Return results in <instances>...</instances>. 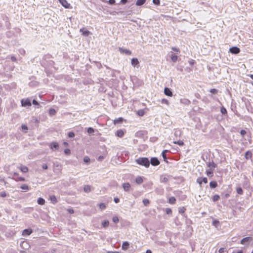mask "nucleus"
I'll return each instance as SVG.
<instances>
[{"mask_svg": "<svg viewBox=\"0 0 253 253\" xmlns=\"http://www.w3.org/2000/svg\"><path fill=\"white\" fill-rule=\"evenodd\" d=\"M135 162L141 166L148 168L150 166V161L146 157H140L135 160Z\"/></svg>", "mask_w": 253, "mask_h": 253, "instance_id": "1", "label": "nucleus"}, {"mask_svg": "<svg viewBox=\"0 0 253 253\" xmlns=\"http://www.w3.org/2000/svg\"><path fill=\"white\" fill-rule=\"evenodd\" d=\"M21 102L22 106L23 107L31 106V100L29 98L22 99Z\"/></svg>", "mask_w": 253, "mask_h": 253, "instance_id": "2", "label": "nucleus"}, {"mask_svg": "<svg viewBox=\"0 0 253 253\" xmlns=\"http://www.w3.org/2000/svg\"><path fill=\"white\" fill-rule=\"evenodd\" d=\"M14 177L12 178L13 179L15 180L16 181H25V178L19 176L18 173L15 172L13 174Z\"/></svg>", "mask_w": 253, "mask_h": 253, "instance_id": "3", "label": "nucleus"}, {"mask_svg": "<svg viewBox=\"0 0 253 253\" xmlns=\"http://www.w3.org/2000/svg\"><path fill=\"white\" fill-rule=\"evenodd\" d=\"M61 4L66 8H71V4L66 0H58Z\"/></svg>", "mask_w": 253, "mask_h": 253, "instance_id": "4", "label": "nucleus"}, {"mask_svg": "<svg viewBox=\"0 0 253 253\" xmlns=\"http://www.w3.org/2000/svg\"><path fill=\"white\" fill-rule=\"evenodd\" d=\"M150 163H151V165L154 166H157L160 164L159 161L156 157L152 158L150 160Z\"/></svg>", "mask_w": 253, "mask_h": 253, "instance_id": "5", "label": "nucleus"}, {"mask_svg": "<svg viewBox=\"0 0 253 253\" xmlns=\"http://www.w3.org/2000/svg\"><path fill=\"white\" fill-rule=\"evenodd\" d=\"M229 51L233 54H238L240 52V49L238 47L234 46L229 49Z\"/></svg>", "mask_w": 253, "mask_h": 253, "instance_id": "6", "label": "nucleus"}, {"mask_svg": "<svg viewBox=\"0 0 253 253\" xmlns=\"http://www.w3.org/2000/svg\"><path fill=\"white\" fill-rule=\"evenodd\" d=\"M119 50L121 53H125L127 55H131L132 53V52L130 50L127 49H125V48H123L122 47H119Z\"/></svg>", "mask_w": 253, "mask_h": 253, "instance_id": "7", "label": "nucleus"}, {"mask_svg": "<svg viewBox=\"0 0 253 253\" xmlns=\"http://www.w3.org/2000/svg\"><path fill=\"white\" fill-rule=\"evenodd\" d=\"M164 93L166 95L168 96H172V92L171 91L170 89L168 87H165L164 89Z\"/></svg>", "mask_w": 253, "mask_h": 253, "instance_id": "8", "label": "nucleus"}, {"mask_svg": "<svg viewBox=\"0 0 253 253\" xmlns=\"http://www.w3.org/2000/svg\"><path fill=\"white\" fill-rule=\"evenodd\" d=\"M80 32L82 33V35L85 36H88L90 34V32L86 29L85 28H83L80 29Z\"/></svg>", "mask_w": 253, "mask_h": 253, "instance_id": "9", "label": "nucleus"}, {"mask_svg": "<svg viewBox=\"0 0 253 253\" xmlns=\"http://www.w3.org/2000/svg\"><path fill=\"white\" fill-rule=\"evenodd\" d=\"M33 232L31 229H26L23 231L22 235L24 236L30 235Z\"/></svg>", "mask_w": 253, "mask_h": 253, "instance_id": "10", "label": "nucleus"}, {"mask_svg": "<svg viewBox=\"0 0 253 253\" xmlns=\"http://www.w3.org/2000/svg\"><path fill=\"white\" fill-rule=\"evenodd\" d=\"M123 187L125 191H128L130 188V184L128 182L124 183Z\"/></svg>", "mask_w": 253, "mask_h": 253, "instance_id": "11", "label": "nucleus"}, {"mask_svg": "<svg viewBox=\"0 0 253 253\" xmlns=\"http://www.w3.org/2000/svg\"><path fill=\"white\" fill-rule=\"evenodd\" d=\"M50 148L51 149H53L54 148L57 149L59 148V144L56 142H52L50 144Z\"/></svg>", "mask_w": 253, "mask_h": 253, "instance_id": "12", "label": "nucleus"}, {"mask_svg": "<svg viewBox=\"0 0 253 253\" xmlns=\"http://www.w3.org/2000/svg\"><path fill=\"white\" fill-rule=\"evenodd\" d=\"M252 153L250 151H248L245 153V157L246 160L251 159L252 157Z\"/></svg>", "mask_w": 253, "mask_h": 253, "instance_id": "13", "label": "nucleus"}, {"mask_svg": "<svg viewBox=\"0 0 253 253\" xmlns=\"http://www.w3.org/2000/svg\"><path fill=\"white\" fill-rule=\"evenodd\" d=\"M131 63L133 66L135 67L136 65H138L139 62L137 58H134L131 59Z\"/></svg>", "mask_w": 253, "mask_h": 253, "instance_id": "14", "label": "nucleus"}, {"mask_svg": "<svg viewBox=\"0 0 253 253\" xmlns=\"http://www.w3.org/2000/svg\"><path fill=\"white\" fill-rule=\"evenodd\" d=\"M124 134V131L122 129H118L116 132V135L119 137H122Z\"/></svg>", "mask_w": 253, "mask_h": 253, "instance_id": "15", "label": "nucleus"}, {"mask_svg": "<svg viewBox=\"0 0 253 253\" xmlns=\"http://www.w3.org/2000/svg\"><path fill=\"white\" fill-rule=\"evenodd\" d=\"M129 246V244L128 242H124L122 244V248L123 250H126L128 249Z\"/></svg>", "mask_w": 253, "mask_h": 253, "instance_id": "16", "label": "nucleus"}, {"mask_svg": "<svg viewBox=\"0 0 253 253\" xmlns=\"http://www.w3.org/2000/svg\"><path fill=\"white\" fill-rule=\"evenodd\" d=\"M19 169L23 172H27L29 170V169L27 167L25 166H21L19 168Z\"/></svg>", "mask_w": 253, "mask_h": 253, "instance_id": "17", "label": "nucleus"}, {"mask_svg": "<svg viewBox=\"0 0 253 253\" xmlns=\"http://www.w3.org/2000/svg\"><path fill=\"white\" fill-rule=\"evenodd\" d=\"M123 122V118L122 117L119 118L118 119H116L113 121V123L114 125H116L117 124H120Z\"/></svg>", "mask_w": 253, "mask_h": 253, "instance_id": "18", "label": "nucleus"}, {"mask_svg": "<svg viewBox=\"0 0 253 253\" xmlns=\"http://www.w3.org/2000/svg\"><path fill=\"white\" fill-rule=\"evenodd\" d=\"M136 182L138 184H141L143 181V179L141 176H138L135 179Z\"/></svg>", "mask_w": 253, "mask_h": 253, "instance_id": "19", "label": "nucleus"}, {"mask_svg": "<svg viewBox=\"0 0 253 253\" xmlns=\"http://www.w3.org/2000/svg\"><path fill=\"white\" fill-rule=\"evenodd\" d=\"M210 186L211 188H214L217 186V182L215 181H211L210 183Z\"/></svg>", "mask_w": 253, "mask_h": 253, "instance_id": "20", "label": "nucleus"}, {"mask_svg": "<svg viewBox=\"0 0 253 253\" xmlns=\"http://www.w3.org/2000/svg\"><path fill=\"white\" fill-rule=\"evenodd\" d=\"M146 0H137L136 5L137 6H141L146 2Z\"/></svg>", "mask_w": 253, "mask_h": 253, "instance_id": "21", "label": "nucleus"}, {"mask_svg": "<svg viewBox=\"0 0 253 253\" xmlns=\"http://www.w3.org/2000/svg\"><path fill=\"white\" fill-rule=\"evenodd\" d=\"M137 114L139 116H143L145 113V112L143 109H140L137 111Z\"/></svg>", "mask_w": 253, "mask_h": 253, "instance_id": "22", "label": "nucleus"}, {"mask_svg": "<svg viewBox=\"0 0 253 253\" xmlns=\"http://www.w3.org/2000/svg\"><path fill=\"white\" fill-rule=\"evenodd\" d=\"M37 202L41 205H43L45 204V200L42 198H39Z\"/></svg>", "mask_w": 253, "mask_h": 253, "instance_id": "23", "label": "nucleus"}, {"mask_svg": "<svg viewBox=\"0 0 253 253\" xmlns=\"http://www.w3.org/2000/svg\"><path fill=\"white\" fill-rule=\"evenodd\" d=\"M176 201V199L174 197H171L169 199V203L170 204H175Z\"/></svg>", "mask_w": 253, "mask_h": 253, "instance_id": "24", "label": "nucleus"}, {"mask_svg": "<svg viewBox=\"0 0 253 253\" xmlns=\"http://www.w3.org/2000/svg\"><path fill=\"white\" fill-rule=\"evenodd\" d=\"M170 58L173 62H175L177 60L178 57L177 55L172 54Z\"/></svg>", "mask_w": 253, "mask_h": 253, "instance_id": "25", "label": "nucleus"}, {"mask_svg": "<svg viewBox=\"0 0 253 253\" xmlns=\"http://www.w3.org/2000/svg\"><path fill=\"white\" fill-rule=\"evenodd\" d=\"M50 199L53 204H55L57 202L56 197L54 195L51 196L50 197Z\"/></svg>", "mask_w": 253, "mask_h": 253, "instance_id": "26", "label": "nucleus"}, {"mask_svg": "<svg viewBox=\"0 0 253 253\" xmlns=\"http://www.w3.org/2000/svg\"><path fill=\"white\" fill-rule=\"evenodd\" d=\"M84 190L85 192H89L91 190L90 186L89 185H85L84 187Z\"/></svg>", "mask_w": 253, "mask_h": 253, "instance_id": "27", "label": "nucleus"}, {"mask_svg": "<svg viewBox=\"0 0 253 253\" xmlns=\"http://www.w3.org/2000/svg\"><path fill=\"white\" fill-rule=\"evenodd\" d=\"M20 188L22 190H25V191H28L29 189V186L27 184H22Z\"/></svg>", "mask_w": 253, "mask_h": 253, "instance_id": "28", "label": "nucleus"}, {"mask_svg": "<svg viewBox=\"0 0 253 253\" xmlns=\"http://www.w3.org/2000/svg\"><path fill=\"white\" fill-rule=\"evenodd\" d=\"M168 152V150H166L163 151V152H162V157H163L164 161H167V158L166 153Z\"/></svg>", "mask_w": 253, "mask_h": 253, "instance_id": "29", "label": "nucleus"}, {"mask_svg": "<svg viewBox=\"0 0 253 253\" xmlns=\"http://www.w3.org/2000/svg\"><path fill=\"white\" fill-rule=\"evenodd\" d=\"M102 225L104 227H108L109 225V222L108 220H104L102 222Z\"/></svg>", "mask_w": 253, "mask_h": 253, "instance_id": "30", "label": "nucleus"}, {"mask_svg": "<svg viewBox=\"0 0 253 253\" xmlns=\"http://www.w3.org/2000/svg\"><path fill=\"white\" fill-rule=\"evenodd\" d=\"M173 143L174 144H177L179 146H183L184 145V142L182 140H178L177 141H174Z\"/></svg>", "mask_w": 253, "mask_h": 253, "instance_id": "31", "label": "nucleus"}, {"mask_svg": "<svg viewBox=\"0 0 253 253\" xmlns=\"http://www.w3.org/2000/svg\"><path fill=\"white\" fill-rule=\"evenodd\" d=\"M220 111L222 114H227V113L226 108L224 107L221 108Z\"/></svg>", "mask_w": 253, "mask_h": 253, "instance_id": "32", "label": "nucleus"}, {"mask_svg": "<svg viewBox=\"0 0 253 253\" xmlns=\"http://www.w3.org/2000/svg\"><path fill=\"white\" fill-rule=\"evenodd\" d=\"M249 239H250V238L249 237H246V238H243L241 241V243L242 244H245V242H248L249 241Z\"/></svg>", "mask_w": 253, "mask_h": 253, "instance_id": "33", "label": "nucleus"}, {"mask_svg": "<svg viewBox=\"0 0 253 253\" xmlns=\"http://www.w3.org/2000/svg\"><path fill=\"white\" fill-rule=\"evenodd\" d=\"M220 198V197L218 195H215L212 197V200L214 202L218 201Z\"/></svg>", "mask_w": 253, "mask_h": 253, "instance_id": "34", "label": "nucleus"}, {"mask_svg": "<svg viewBox=\"0 0 253 253\" xmlns=\"http://www.w3.org/2000/svg\"><path fill=\"white\" fill-rule=\"evenodd\" d=\"M99 207L100 209H101V210H104L106 207V206L104 203L99 204Z\"/></svg>", "mask_w": 253, "mask_h": 253, "instance_id": "35", "label": "nucleus"}, {"mask_svg": "<svg viewBox=\"0 0 253 253\" xmlns=\"http://www.w3.org/2000/svg\"><path fill=\"white\" fill-rule=\"evenodd\" d=\"M49 113L50 115H54L56 113V111L54 109H50L49 111Z\"/></svg>", "mask_w": 253, "mask_h": 253, "instance_id": "36", "label": "nucleus"}, {"mask_svg": "<svg viewBox=\"0 0 253 253\" xmlns=\"http://www.w3.org/2000/svg\"><path fill=\"white\" fill-rule=\"evenodd\" d=\"M236 190H237V192L238 193V194H239L240 195H241L243 193V190H242V188H241V187L237 188Z\"/></svg>", "mask_w": 253, "mask_h": 253, "instance_id": "37", "label": "nucleus"}, {"mask_svg": "<svg viewBox=\"0 0 253 253\" xmlns=\"http://www.w3.org/2000/svg\"><path fill=\"white\" fill-rule=\"evenodd\" d=\"M143 203L145 206H148L149 204V201L147 199H144L143 200Z\"/></svg>", "mask_w": 253, "mask_h": 253, "instance_id": "38", "label": "nucleus"}, {"mask_svg": "<svg viewBox=\"0 0 253 253\" xmlns=\"http://www.w3.org/2000/svg\"><path fill=\"white\" fill-rule=\"evenodd\" d=\"M212 173H213V171L211 169L206 170V174H207L208 176H210V175L212 176Z\"/></svg>", "mask_w": 253, "mask_h": 253, "instance_id": "39", "label": "nucleus"}, {"mask_svg": "<svg viewBox=\"0 0 253 253\" xmlns=\"http://www.w3.org/2000/svg\"><path fill=\"white\" fill-rule=\"evenodd\" d=\"M197 183H198L199 184V185L200 186H201L202 182H203L202 177H198L197 179Z\"/></svg>", "mask_w": 253, "mask_h": 253, "instance_id": "40", "label": "nucleus"}, {"mask_svg": "<svg viewBox=\"0 0 253 253\" xmlns=\"http://www.w3.org/2000/svg\"><path fill=\"white\" fill-rule=\"evenodd\" d=\"M166 212L167 214H171L172 213V211L170 208H167L166 209Z\"/></svg>", "mask_w": 253, "mask_h": 253, "instance_id": "41", "label": "nucleus"}, {"mask_svg": "<svg viewBox=\"0 0 253 253\" xmlns=\"http://www.w3.org/2000/svg\"><path fill=\"white\" fill-rule=\"evenodd\" d=\"M210 92L213 94H217L218 92V91L215 88H212L210 90Z\"/></svg>", "mask_w": 253, "mask_h": 253, "instance_id": "42", "label": "nucleus"}, {"mask_svg": "<svg viewBox=\"0 0 253 253\" xmlns=\"http://www.w3.org/2000/svg\"><path fill=\"white\" fill-rule=\"evenodd\" d=\"M94 131V129L92 127H88L87 129V132L88 133H92Z\"/></svg>", "mask_w": 253, "mask_h": 253, "instance_id": "43", "label": "nucleus"}, {"mask_svg": "<svg viewBox=\"0 0 253 253\" xmlns=\"http://www.w3.org/2000/svg\"><path fill=\"white\" fill-rule=\"evenodd\" d=\"M84 161L85 162V163H88L90 162V159L88 157H84Z\"/></svg>", "mask_w": 253, "mask_h": 253, "instance_id": "44", "label": "nucleus"}, {"mask_svg": "<svg viewBox=\"0 0 253 253\" xmlns=\"http://www.w3.org/2000/svg\"><path fill=\"white\" fill-rule=\"evenodd\" d=\"M153 2L157 5H159L160 4V0H153Z\"/></svg>", "mask_w": 253, "mask_h": 253, "instance_id": "45", "label": "nucleus"}, {"mask_svg": "<svg viewBox=\"0 0 253 253\" xmlns=\"http://www.w3.org/2000/svg\"><path fill=\"white\" fill-rule=\"evenodd\" d=\"M112 220L115 223H117L119 221V218L117 216L113 217Z\"/></svg>", "mask_w": 253, "mask_h": 253, "instance_id": "46", "label": "nucleus"}, {"mask_svg": "<svg viewBox=\"0 0 253 253\" xmlns=\"http://www.w3.org/2000/svg\"><path fill=\"white\" fill-rule=\"evenodd\" d=\"M64 153L66 155H69L71 153L70 150L69 149H66L64 150Z\"/></svg>", "mask_w": 253, "mask_h": 253, "instance_id": "47", "label": "nucleus"}, {"mask_svg": "<svg viewBox=\"0 0 253 253\" xmlns=\"http://www.w3.org/2000/svg\"><path fill=\"white\" fill-rule=\"evenodd\" d=\"M6 193L5 191H2L0 193V196L1 197H5L6 196Z\"/></svg>", "mask_w": 253, "mask_h": 253, "instance_id": "48", "label": "nucleus"}, {"mask_svg": "<svg viewBox=\"0 0 253 253\" xmlns=\"http://www.w3.org/2000/svg\"><path fill=\"white\" fill-rule=\"evenodd\" d=\"M208 166H209V167H211V168H215V164L213 162L209 163Z\"/></svg>", "mask_w": 253, "mask_h": 253, "instance_id": "49", "label": "nucleus"}, {"mask_svg": "<svg viewBox=\"0 0 253 253\" xmlns=\"http://www.w3.org/2000/svg\"><path fill=\"white\" fill-rule=\"evenodd\" d=\"M185 210L186 209H185V208L182 207L179 209V212L181 213H184Z\"/></svg>", "mask_w": 253, "mask_h": 253, "instance_id": "50", "label": "nucleus"}, {"mask_svg": "<svg viewBox=\"0 0 253 253\" xmlns=\"http://www.w3.org/2000/svg\"><path fill=\"white\" fill-rule=\"evenodd\" d=\"M162 103L168 105L169 104V101L167 99H163L162 100Z\"/></svg>", "mask_w": 253, "mask_h": 253, "instance_id": "51", "label": "nucleus"}, {"mask_svg": "<svg viewBox=\"0 0 253 253\" xmlns=\"http://www.w3.org/2000/svg\"><path fill=\"white\" fill-rule=\"evenodd\" d=\"M247 133V132L244 129H242L241 131H240V134L243 136H244Z\"/></svg>", "mask_w": 253, "mask_h": 253, "instance_id": "52", "label": "nucleus"}, {"mask_svg": "<svg viewBox=\"0 0 253 253\" xmlns=\"http://www.w3.org/2000/svg\"><path fill=\"white\" fill-rule=\"evenodd\" d=\"M172 50L176 52H180V50H179V49L178 48H177V47H172L171 48Z\"/></svg>", "mask_w": 253, "mask_h": 253, "instance_id": "53", "label": "nucleus"}, {"mask_svg": "<svg viewBox=\"0 0 253 253\" xmlns=\"http://www.w3.org/2000/svg\"><path fill=\"white\" fill-rule=\"evenodd\" d=\"M75 136V134L73 132H69L68 133V136L69 137H73Z\"/></svg>", "mask_w": 253, "mask_h": 253, "instance_id": "54", "label": "nucleus"}, {"mask_svg": "<svg viewBox=\"0 0 253 253\" xmlns=\"http://www.w3.org/2000/svg\"><path fill=\"white\" fill-rule=\"evenodd\" d=\"M21 127H22V129L23 130H28V127L25 125H22L21 126Z\"/></svg>", "mask_w": 253, "mask_h": 253, "instance_id": "55", "label": "nucleus"}, {"mask_svg": "<svg viewBox=\"0 0 253 253\" xmlns=\"http://www.w3.org/2000/svg\"><path fill=\"white\" fill-rule=\"evenodd\" d=\"M225 251V249L224 248H221L219 249L218 252L219 253H223Z\"/></svg>", "mask_w": 253, "mask_h": 253, "instance_id": "56", "label": "nucleus"}, {"mask_svg": "<svg viewBox=\"0 0 253 253\" xmlns=\"http://www.w3.org/2000/svg\"><path fill=\"white\" fill-rule=\"evenodd\" d=\"M218 223H219V221L217 220H214L212 222V224L214 226H216Z\"/></svg>", "mask_w": 253, "mask_h": 253, "instance_id": "57", "label": "nucleus"}, {"mask_svg": "<svg viewBox=\"0 0 253 253\" xmlns=\"http://www.w3.org/2000/svg\"><path fill=\"white\" fill-rule=\"evenodd\" d=\"M105 157L103 156H100L98 157L97 160L98 161H101L104 159Z\"/></svg>", "mask_w": 253, "mask_h": 253, "instance_id": "58", "label": "nucleus"}, {"mask_svg": "<svg viewBox=\"0 0 253 253\" xmlns=\"http://www.w3.org/2000/svg\"><path fill=\"white\" fill-rule=\"evenodd\" d=\"M67 211L71 214H73L74 212V211L72 209H67Z\"/></svg>", "mask_w": 253, "mask_h": 253, "instance_id": "59", "label": "nucleus"}, {"mask_svg": "<svg viewBox=\"0 0 253 253\" xmlns=\"http://www.w3.org/2000/svg\"><path fill=\"white\" fill-rule=\"evenodd\" d=\"M202 180L203 182H204V183H208V179L206 177H202Z\"/></svg>", "mask_w": 253, "mask_h": 253, "instance_id": "60", "label": "nucleus"}, {"mask_svg": "<svg viewBox=\"0 0 253 253\" xmlns=\"http://www.w3.org/2000/svg\"><path fill=\"white\" fill-rule=\"evenodd\" d=\"M195 61L193 60V59H191L189 61V63L191 65H193L195 64Z\"/></svg>", "mask_w": 253, "mask_h": 253, "instance_id": "61", "label": "nucleus"}, {"mask_svg": "<svg viewBox=\"0 0 253 253\" xmlns=\"http://www.w3.org/2000/svg\"><path fill=\"white\" fill-rule=\"evenodd\" d=\"M114 200L116 203H118L120 202V199L117 197L114 198Z\"/></svg>", "mask_w": 253, "mask_h": 253, "instance_id": "62", "label": "nucleus"}, {"mask_svg": "<svg viewBox=\"0 0 253 253\" xmlns=\"http://www.w3.org/2000/svg\"><path fill=\"white\" fill-rule=\"evenodd\" d=\"M42 168L43 169H47L48 168V167H47V165L46 164H43L42 166Z\"/></svg>", "mask_w": 253, "mask_h": 253, "instance_id": "63", "label": "nucleus"}, {"mask_svg": "<svg viewBox=\"0 0 253 253\" xmlns=\"http://www.w3.org/2000/svg\"><path fill=\"white\" fill-rule=\"evenodd\" d=\"M109 2L111 4H114L115 3V0H109Z\"/></svg>", "mask_w": 253, "mask_h": 253, "instance_id": "64", "label": "nucleus"}]
</instances>
